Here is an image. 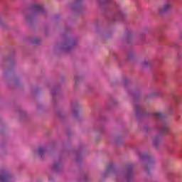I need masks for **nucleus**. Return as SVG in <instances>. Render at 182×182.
<instances>
[{
	"instance_id": "obj_5",
	"label": "nucleus",
	"mask_w": 182,
	"mask_h": 182,
	"mask_svg": "<svg viewBox=\"0 0 182 182\" xmlns=\"http://www.w3.org/2000/svg\"><path fill=\"white\" fill-rule=\"evenodd\" d=\"M161 131L164 133H167V132H168V126L167 124H165L164 126L161 127Z\"/></svg>"
},
{
	"instance_id": "obj_3",
	"label": "nucleus",
	"mask_w": 182,
	"mask_h": 182,
	"mask_svg": "<svg viewBox=\"0 0 182 182\" xmlns=\"http://www.w3.org/2000/svg\"><path fill=\"white\" fill-rule=\"evenodd\" d=\"M46 150V149L45 147H40L37 150V153H38V154H39L41 156V157H42V156H43V153H45Z\"/></svg>"
},
{
	"instance_id": "obj_6",
	"label": "nucleus",
	"mask_w": 182,
	"mask_h": 182,
	"mask_svg": "<svg viewBox=\"0 0 182 182\" xmlns=\"http://www.w3.org/2000/svg\"><path fill=\"white\" fill-rule=\"evenodd\" d=\"M155 117H157L158 119L161 117V113L160 112L155 113Z\"/></svg>"
},
{
	"instance_id": "obj_2",
	"label": "nucleus",
	"mask_w": 182,
	"mask_h": 182,
	"mask_svg": "<svg viewBox=\"0 0 182 182\" xmlns=\"http://www.w3.org/2000/svg\"><path fill=\"white\" fill-rule=\"evenodd\" d=\"M9 180V178L8 177V175L0 176V182H8Z\"/></svg>"
},
{
	"instance_id": "obj_4",
	"label": "nucleus",
	"mask_w": 182,
	"mask_h": 182,
	"mask_svg": "<svg viewBox=\"0 0 182 182\" xmlns=\"http://www.w3.org/2000/svg\"><path fill=\"white\" fill-rule=\"evenodd\" d=\"M33 9L37 12H40V11H42V9H43V7L41 4H35L33 6Z\"/></svg>"
},
{
	"instance_id": "obj_1",
	"label": "nucleus",
	"mask_w": 182,
	"mask_h": 182,
	"mask_svg": "<svg viewBox=\"0 0 182 182\" xmlns=\"http://www.w3.org/2000/svg\"><path fill=\"white\" fill-rule=\"evenodd\" d=\"M171 8V2L167 1V2L164 3L163 7H161L159 9V12L161 14H163V12H166V11H168Z\"/></svg>"
}]
</instances>
